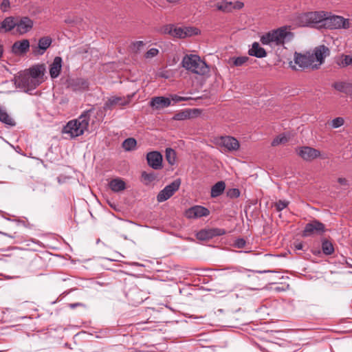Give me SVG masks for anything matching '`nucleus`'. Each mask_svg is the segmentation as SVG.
I'll return each instance as SVG.
<instances>
[{
    "label": "nucleus",
    "mask_w": 352,
    "mask_h": 352,
    "mask_svg": "<svg viewBox=\"0 0 352 352\" xmlns=\"http://www.w3.org/2000/svg\"><path fill=\"white\" fill-rule=\"evenodd\" d=\"M216 9L223 13H229L233 10V3L226 0H222L215 3Z\"/></svg>",
    "instance_id": "obj_27"
},
{
    "label": "nucleus",
    "mask_w": 352,
    "mask_h": 352,
    "mask_svg": "<svg viewBox=\"0 0 352 352\" xmlns=\"http://www.w3.org/2000/svg\"><path fill=\"white\" fill-rule=\"evenodd\" d=\"M166 159L170 164H174L175 162V152L173 149L170 148L166 149Z\"/></svg>",
    "instance_id": "obj_35"
},
{
    "label": "nucleus",
    "mask_w": 352,
    "mask_h": 352,
    "mask_svg": "<svg viewBox=\"0 0 352 352\" xmlns=\"http://www.w3.org/2000/svg\"><path fill=\"white\" fill-rule=\"evenodd\" d=\"M293 68H294V69H296V67H295V66H292Z\"/></svg>",
    "instance_id": "obj_60"
},
{
    "label": "nucleus",
    "mask_w": 352,
    "mask_h": 352,
    "mask_svg": "<svg viewBox=\"0 0 352 352\" xmlns=\"http://www.w3.org/2000/svg\"><path fill=\"white\" fill-rule=\"evenodd\" d=\"M3 52V47H2V45L0 44V58L2 56Z\"/></svg>",
    "instance_id": "obj_55"
},
{
    "label": "nucleus",
    "mask_w": 352,
    "mask_h": 352,
    "mask_svg": "<svg viewBox=\"0 0 352 352\" xmlns=\"http://www.w3.org/2000/svg\"><path fill=\"white\" fill-rule=\"evenodd\" d=\"M338 182H339V184L340 185H342V186H347L348 185V182H347V180L345 178H339L338 179Z\"/></svg>",
    "instance_id": "obj_53"
},
{
    "label": "nucleus",
    "mask_w": 352,
    "mask_h": 352,
    "mask_svg": "<svg viewBox=\"0 0 352 352\" xmlns=\"http://www.w3.org/2000/svg\"><path fill=\"white\" fill-rule=\"evenodd\" d=\"M226 188L225 182L223 181L218 182L211 188V197H217L221 195Z\"/></svg>",
    "instance_id": "obj_29"
},
{
    "label": "nucleus",
    "mask_w": 352,
    "mask_h": 352,
    "mask_svg": "<svg viewBox=\"0 0 352 352\" xmlns=\"http://www.w3.org/2000/svg\"><path fill=\"white\" fill-rule=\"evenodd\" d=\"M289 201L285 200H278L275 203V207L277 211H281L287 207Z\"/></svg>",
    "instance_id": "obj_41"
},
{
    "label": "nucleus",
    "mask_w": 352,
    "mask_h": 352,
    "mask_svg": "<svg viewBox=\"0 0 352 352\" xmlns=\"http://www.w3.org/2000/svg\"><path fill=\"white\" fill-rule=\"evenodd\" d=\"M10 7V2L9 0H3L0 4V10L2 12H6Z\"/></svg>",
    "instance_id": "obj_44"
},
{
    "label": "nucleus",
    "mask_w": 352,
    "mask_h": 352,
    "mask_svg": "<svg viewBox=\"0 0 352 352\" xmlns=\"http://www.w3.org/2000/svg\"><path fill=\"white\" fill-rule=\"evenodd\" d=\"M336 90L352 96V81H338L332 85Z\"/></svg>",
    "instance_id": "obj_23"
},
{
    "label": "nucleus",
    "mask_w": 352,
    "mask_h": 352,
    "mask_svg": "<svg viewBox=\"0 0 352 352\" xmlns=\"http://www.w3.org/2000/svg\"><path fill=\"white\" fill-rule=\"evenodd\" d=\"M41 82V80H33L24 72L20 73L14 78L15 86L25 93H30Z\"/></svg>",
    "instance_id": "obj_5"
},
{
    "label": "nucleus",
    "mask_w": 352,
    "mask_h": 352,
    "mask_svg": "<svg viewBox=\"0 0 352 352\" xmlns=\"http://www.w3.org/2000/svg\"><path fill=\"white\" fill-rule=\"evenodd\" d=\"M169 98L174 103H178V102H183V101H188L191 98H190V97H182V96H179L176 95V94H173V95H170V98Z\"/></svg>",
    "instance_id": "obj_40"
},
{
    "label": "nucleus",
    "mask_w": 352,
    "mask_h": 352,
    "mask_svg": "<svg viewBox=\"0 0 352 352\" xmlns=\"http://www.w3.org/2000/svg\"><path fill=\"white\" fill-rule=\"evenodd\" d=\"M43 67L41 65H36L30 67L28 71L23 72L33 80H41L43 75Z\"/></svg>",
    "instance_id": "obj_25"
},
{
    "label": "nucleus",
    "mask_w": 352,
    "mask_h": 352,
    "mask_svg": "<svg viewBox=\"0 0 352 352\" xmlns=\"http://www.w3.org/2000/svg\"><path fill=\"white\" fill-rule=\"evenodd\" d=\"M170 3L176 4L178 3L181 0H166Z\"/></svg>",
    "instance_id": "obj_54"
},
{
    "label": "nucleus",
    "mask_w": 352,
    "mask_h": 352,
    "mask_svg": "<svg viewBox=\"0 0 352 352\" xmlns=\"http://www.w3.org/2000/svg\"><path fill=\"white\" fill-rule=\"evenodd\" d=\"M187 117H188V114L186 113L181 112V113H177L174 116V119L177 120H184V119L186 118Z\"/></svg>",
    "instance_id": "obj_49"
},
{
    "label": "nucleus",
    "mask_w": 352,
    "mask_h": 352,
    "mask_svg": "<svg viewBox=\"0 0 352 352\" xmlns=\"http://www.w3.org/2000/svg\"><path fill=\"white\" fill-rule=\"evenodd\" d=\"M144 42L141 41L133 43L132 50L137 52L140 49V47L144 45Z\"/></svg>",
    "instance_id": "obj_47"
},
{
    "label": "nucleus",
    "mask_w": 352,
    "mask_h": 352,
    "mask_svg": "<svg viewBox=\"0 0 352 352\" xmlns=\"http://www.w3.org/2000/svg\"><path fill=\"white\" fill-rule=\"evenodd\" d=\"M337 64L340 67H346L349 65H352V54L350 55H342L340 58L337 60Z\"/></svg>",
    "instance_id": "obj_32"
},
{
    "label": "nucleus",
    "mask_w": 352,
    "mask_h": 352,
    "mask_svg": "<svg viewBox=\"0 0 352 352\" xmlns=\"http://www.w3.org/2000/svg\"><path fill=\"white\" fill-rule=\"evenodd\" d=\"M233 6H234L233 10H234V9L239 10L243 7L244 4H243V3H242L241 1H236L234 3H233Z\"/></svg>",
    "instance_id": "obj_52"
},
{
    "label": "nucleus",
    "mask_w": 352,
    "mask_h": 352,
    "mask_svg": "<svg viewBox=\"0 0 352 352\" xmlns=\"http://www.w3.org/2000/svg\"><path fill=\"white\" fill-rule=\"evenodd\" d=\"M142 177L148 182H151L154 181L156 178V175L154 173H147L146 171L142 172Z\"/></svg>",
    "instance_id": "obj_39"
},
{
    "label": "nucleus",
    "mask_w": 352,
    "mask_h": 352,
    "mask_svg": "<svg viewBox=\"0 0 352 352\" xmlns=\"http://www.w3.org/2000/svg\"><path fill=\"white\" fill-rule=\"evenodd\" d=\"M182 65L187 70L199 75H205L209 71L206 63L195 54L186 55L183 58Z\"/></svg>",
    "instance_id": "obj_4"
},
{
    "label": "nucleus",
    "mask_w": 352,
    "mask_h": 352,
    "mask_svg": "<svg viewBox=\"0 0 352 352\" xmlns=\"http://www.w3.org/2000/svg\"><path fill=\"white\" fill-rule=\"evenodd\" d=\"M329 50L328 47L324 45H320L318 47H316L314 52L310 54L314 63L316 65V69L319 68V67L324 62V58L329 54Z\"/></svg>",
    "instance_id": "obj_14"
},
{
    "label": "nucleus",
    "mask_w": 352,
    "mask_h": 352,
    "mask_svg": "<svg viewBox=\"0 0 352 352\" xmlns=\"http://www.w3.org/2000/svg\"><path fill=\"white\" fill-rule=\"evenodd\" d=\"M292 36V34L287 31V28L282 27L263 34L260 41L263 45L276 46L284 44Z\"/></svg>",
    "instance_id": "obj_3"
},
{
    "label": "nucleus",
    "mask_w": 352,
    "mask_h": 352,
    "mask_svg": "<svg viewBox=\"0 0 352 352\" xmlns=\"http://www.w3.org/2000/svg\"><path fill=\"white\" fill-rule=\"evenodd\" d=\"M322 252L326 255H331L334 252L333 244L327 240H324L322 243Z\"/></svg>",
    "instance_id": "obj_33"
},
{
    "label": "nucleus",
    "mask_w": 352,
    "mask_h": 352,
    "mask_svg": "<svg viewBox=\"0 0 352 352\" xmlns=\"http://www.w3.org/2000/svg\"><path fill=\"white\" fill-rule=\"evenodd\" d=\"M174 26H175V25H173V24H168V25H164L163 27H162L160 28V32L162 34H169L172 36L173 32V30L174 29Z\"/></svg>",
    "instance_id": "obj_37"
},
{
    "label": "nucleus",
    "mask_w": 352,
    "mask_h": 352,
    "mask_svg": "<svg viewBox=\"0 0 352 352\" xmlns=\"http://www.w3.org/2000/svg\"><path fill=\"white\" fill-rule=\"evenodd\" d=\"M293 68H294V69H296V67H295V66H292Z\"/></svg>",
    "instance_id": "obj_59"
},
{
    "label": "nucleus",
    "mask_w": 352,
    "mask_h": 352,
    "mask_svg": "<svg viewBox=\"0 0 352 352\" xmlns=\"http://www.w3.org/2000/svg\"><path fill=\"white\" fill-rule=\"evenodd\" d=\"M16 32V16H7L0 23V33Z\"/></svg>",
    "instance_id": "obj_20"
},
{
    "label": "nucleus",
    "mask_w": 352,
    "mask_h": 352,
    "mask_svg": "<svg viewBox=\"0 0 352 352\" xmlns=\"http://www.w3.org/2000/svg\"><path fill=\"white\" fill-rule=\"evenodd\" d=\"M146 160L148 164L154 170H160L162 168V155L158 151H151L147 153Z\"/></svg>",
    "instance_id": "obj_16"
},
{
    "label": "nucleus",
    "mask_w": 352,
    "mask_h": 352,
    "mask_svg": "<svg viewBox=\"0 0 352 352\" xmlns=\"http://www.w3.org/2000/svg\"><path fill=\"white\" fill-rule=\"evenodd\" d=\"M344 123V119L341 117H338L331 120V126L333 129H337L342 126Z\"/></svg>",
    "instance_id": "obj_38"
},
{
    "label": "nucleus",
    "mask_w": 352,
    "mask_h": 352,
    "mask_svg": "<svg viewBox=\"0 0 352 352\" xmlns=\"http://www.w3.org/2000/svg\"><path fill=\"white\" fill-rule=\"evenodd\" d=\"M63 60L60 56H56L50 65V75L52 78H56L62 69Z\"/></svg>",
    "instance_id": "obj_22"
},
{
    "label": "nucleus",
    "mask_w": 352,
    "mask_h": 352,
    "mask_svg": "<svg viewBox=\"0 0 352 352\" xmlns=\"http://www.w3.org/2000/svg\"><path fill=\"white\" fill-rule=\"evenodd\" d=\"M159 53V50L157 48H151L147 51L145 54L146 58H152L156 56Z\"/></svg>",
    "instance_id": "obj_43"
},
{
    "label": "nucleus",
    "mask_w": 352,
    "mask_h": 352,
    "mask_svg": "<svg viewBox=\"0 0 352 352\" xmlns=\"http://www.w3.org/2000/svg\"><path fill=\"white\" fill-rule=\"evenodd\" d=\"M0 121L10 126H15L16 123L8 114L5 109L0 107Z\"/></svg>",
    "instance_id": "obj_30"
},
{
    "label": "nucleus",
    "mask_w": 352,
    "mask_h": 352,
    "mask_svg": "<svg viewBox=\"0 0 352 352\" xmlns=\"http://www.w3.org/2000/svg\"><path fill=\"white\" fill-rule=\"evenodd\" d=\"M52 40L49 36H44L38 40V47L39 49L38 53L43 54L46 50L51 45Z\"/></svg>",
    "instance_id": "obj_28"
},
{
    "label": "nucleus",
    "mask_w": 352,
    "mask_h": 352,
    "mask_svg": "<svg viewBox=\"0 0 352 352\" xmlns=\"http://www.w3.org/2000/svg\"><path fill=\"white\" fill-rule=\"evenodd\" d=\"M245 244L246 242L243 239L239 238L234 241V246L236 248H243L245 247Z\"/></svg>",
    "instance_id": "obj_46"
},
{
    "label": "nucleus",
    "mask_w": 352,
    "mask_h": 352,
    "mask_svg": "<svg viewBox=\"0 0 352 352\" xmlns=\"http://www.w3.org/2000/svg\"><path fill=\"white\" fill-rule=\"evenodd\" d=\"M294 63L300 69L307 68L316 69V65L314 63V60L310 55V53L301 54L296 52L294 54Z\"/></svg>",
    "instance_id": "obj_10"
},
{
    "label": "nucleus",
    "mask_w": 352,
    "mask_h": 352,
    "mask_svg": "<svg viewBox=\"0 0 352 352\" xmlns=\"http://www.w3.org/2000/svg\"><path fill=\"white\" fill-rule=\"evenodd\" d=\"M34 21L28 16H16L15 34L23 35L29 32L33 28Z\"/></svg>",
    "instance_id": "obj_9"
},
{
    "label": "nucleus",
    "mask_w": 352,
    "mask_h": 352,
    "mask_svg": "<svg viewBox=\"0 0 352 352\" xmlns=\"http://www.w3.org/2000/svg\"><path fill=\"white\" fill-rule=\"evenodd\" d=\"M349 27L350 22L349 19H344L341 16L331 14L330 12H326L323 28L336 30L347 29Z\"/></svg>",
    "instance_id": "obj_6"
},
{
    "label": "nucleus",
    "mask_w": 352,
    "mask_h": 352,
    "mask_svg": "<svg viewBox=\"0 0 352 352\" xmlns=\"http://www.w3.org/2000/svg\"><path fill=\"white\" fill-rule=\"evenodd\" d=\"M111 190L115 192L124 190L126 188L125 182L120 178L113 179L109 184Z\"/></svg>",
    "instance_id": "obj_26"
},
{
    "label": "nucleus",
    "mask_w": 352,
    "mask_h": 352,
    "mask_svg": "<svg viewBox=\"0 0 352 352\" xmlns=\"http://www.w3.org/2000/svg\"><path fill=\"white\" fill-rule=\"evenodd\" d=\"M0 234L6 235V236H8L6 233L2 232H0Z\"/></svg>",
    "instance_id": "obj_57"
},
{
    "label": "nucleus",
    "mask_w": 352,
    "mask_h": 352,
    "mask_svg": "<svg viewBox=\"0 0 352 352\" xmlns=\"http://www.w3.org/2000/svg\"><path fill=\"white\" fill-rule=\"evenodd\" d=\"M212 237L211 230H202L197 233V238L201 241L207 240Z\"/></svg>",
    "instance_id": "obj_34"
},
{
    "label": "nucleus",
    "mask_w": 352,
    "mask_h": 352,
    "mask_svg": "<svg viewBox=\"0 0 352 352\" xmlns=\"http://www.w3.org/2000/svg\"><path fill=\"white\" fill-rule=\"evenodd\" d=\"M210 230L212 231V236H221L226 234V231L223 229L216 228Z\"/></svg>",
    "instance_id": "obj_48"
},
{
    "label": "nucleus",
    "mask_w": 352,
    "mask_h": 352,
    "mask_svg": "<svg viewBox=\"0 0 352 352\" xmlns=\"http://www.w3.org/2000/svg\"><path fill=\"white\" fill-rule=\"evenodd\" d=\"M137 141L133 138H129L122 142V148L126 151H131L135 149Z\"/></svg>",
    "instance_id": "obj_31"
},
{
    "label": "nucleus",
    "mask_w": 352,
    "mask_h": 352,
    "mask_svg": "<svg viewBox=\"0 0 352 352\" xmlns=\"http://www.w3.org/2000/svg\"><path fill=\"white\" fill-rule=\"evenodd\" d=\"M294 247L296 250H304V244L302 242H294Z\"/></svg>",
    "instance_id": "obj_50"
},
{
    "label": "nucleus",
    "mask_w": 352,
    "mask_h": 352,
    "mask_svg": "<svg viewBox=\"0 0 352 352\" xmlns=\"http://www.w3.org/2000/svg\"><path fill=\"white\" fill-rule=\"evenodd\" d=\"M346 263L349 267H352L351 262H349L348 261H346Z\"/></svg>",
    "instance_id": "obj_56"
},
{
    "label": "nucleus",
    "mask_w": 352,
    "mask_h": 352,
    "mask_svg": "<svg viewBox=\"0 0 352 352\" xmlns=\"http://www.w3.org/2000/svg\"><path fill=\"white\" fill-rule=\"evenodd\" d=\"M6 219L8 221H11V219L10 218H7Z\"/></svg>",
    "instance_id": "obj_61"
},
{
    "label": "nucleus",
    "mask_w": 352,
    "mask_h": 352,
    "mask_svg": "<svg viewBox=\"0 0 352 352\" xmlns=\"http://www.w3.org/2000/svg\"><path fill=\"white\" fill-rule=\"evenodd\" d=\"M326 12L316 11L300 14L296 19V23L301 27H311L318 29L323 28Z\"/></svg>",
    "instance_id": "obj_2"
},
{
    "label": "nucleus",
    "mask_w": 352,
    "mask_h": 352,
    "mask_svg": "<svg viewBox=\"0 0 352 352\" xmlns=\"http://www.w3.org/2000/svg\"><path fill=\"white\" fill-rule=\"evenodd\" d=\"M135 93L129 94L126 96H111L105 102L103 108L105 111L111 110L116 107H122L129 104Z\"/></svg>",
    "instance_id": "obj_7"
},
{
    "label": "nucleus",
    "mask_w": 352,
    "mask_h": 352,
    "mask_svg": "<svg viewBox=\"0 0 352 352\" xmlns=\"http://www.w3.org/2000/svg\"><path fill=\"white\" fill-rule=\"evenodd\" d=\"M171 104V100L164 96H156L151 98L150 106L157 110L162 109Z\"/></svg>",
    "instance_id": "obj_19"
},
{
    "label": "nucleus",
    "mask_w": 352,
    "mask_h": 352,
    "mask_svg": "<svg viewBox=\"0 0 352 352\" xmlns=\"http://www.w3.org/2000/svg\"><path fill=\"white\" fill-rule=\"evenodd\" d=\"M65 86L73 91H83L88 89L89 82L87 80L82 78H68Z\"/></svg>",
    "instance_id": "obj_11"
},
{
    "label": "nucleus",
    "mask_w": 352,
    "mask_h": 352,
    "mask_svg": "<svg viewBox=\"0 0 352 352\" xmlns=\"http://www.w3.org/2000/svg\"><path fill=\"white\" fill-rule=\"evenodd\" d=\"M288 141L287 137L285 134H281L274 138L272 142L273 146H277L280 144L285 143Z\"/></svg>",
    "instance_id": "obj_36"
},
{
    "label": "nucleus",
    "mask_w": 352,
    "mask_h": 352,
    "mask_svg": "<svg viewBox=\"0 0 352 352\" xmlns=\"http://www.w3.org/2000/svg\"><path fill=\"white\" fill-rule=\"evenodd\" d=\"M210 211L208 208L201 206H195L186 211V217L188 219H196L209 215Z\"/></svg>",
    "instance_id": "obj_17"
},
{
    "label": "nucleus",
    "mask_w": 352,
    "mask_h": 352,
    "mask_svg": "<svg viewBox=\"0 0 352 352\" xmlns=\"http://www.w3.org/2000/svg\"><path fill=\"white\" fill-rule=\"evenodd\" d=\"M85 305L81 302H76V303H70L68 305V307L72 309L78 307H84Z\"/></svg>",
    "instance_id": "obj_51"
},
{
    "label": "nucleus",
    "mask_w": 352,
    "mask_h": 352,
    "mask_svg": "<svg viewBox=\"0 0 352 352\" xmlns=\"http://www.w3.org/2000/svg\"><path fill=\"white\" fill-rule=\"evenodd\" d=\"M92 112V109L85 111L78 118L68 122L63 127V133L68 135L70 138L82 135L88 129Z\"/></svg>",
    "instance_id": "obj_1"
},
{
    "label": "nucleus",
    "mask_w": 352,
    "mask_h": 352,
    "mask_svg": "<svg viewBox=\"0 0 352 352\" xmlns=\"http://www.w3.org/2000/svg\"><path fill=\"white\" fill-rule=\"evenodd\" d=\"M30 48V42L28 39L16 41L12 47V51L15 54H25Z\"/></svg>",
    "instance_id": "obj_21"
},
{
    "label": "nucleus",
    "mask_w": 352,
    "mask_h": 352,
    "mask_svg": "<svg viewBox=\"0 0 352 352\" xmlns=\"http://www.w3.org/2000/svg\"><path fill=\"white\" fill-rule=\"evenodd\" d=\"M180 184L181 180L177 179L165 186L157 195V201L158 202H163L170 198L178 190Z\"/></svg>",
    "instance_id": "obj_8"
},
{
    "label": "nucleus",
    "mask_w": 352,
    "mask_h": 352,
    "mask_svg": "<svg viewBox=\"0 0 352 352\" xmlns=\"http://www.w3.org/2000/svg\"><path fill=\"white\" fill-rule=\"evenodd\" d=\"M324 225L318 220H314L306 224L302 232V236L307 237L315 233L323 232Z\"/></svg>",
    "instance_id": "obj_15"
},
{
    "label": "nucleus",
    "mask_w": 352,
    "mask_h": 352,
    "mask_svg": "<svg viewBox=\"0 0 352 352\" xmlns=\"http://www.w3.org/2000/svg\"><path fill=\"white\" fill-rule=\"evenodd\" d=\"M227 195L230 198H237L240 195V192L239 189L232 188L228 191Z\"/></svg>",
    "instance_id": "obj_45"
},
{
    "label": "nucleus",
    "mask_w": 352,
    "mask_h": 352,
    "mask_svg": "<svg viewBox=\"0 0 352 352\" xmlns=\"http://www.w3.org/2000/svg\"><path fill=\"white\" fill-rule=\"evenodd\" d=\"M217 144L228 151H236L240 147L239 141L232 136H221L217 140Z\"/></svg>",
    "instance_id": "obj_13"
},
{
    "label": "nucleus",
    "mask_w": 352,
    "mask_h": 352,
    "mask_svg": "<svg viewBox=\"0 0 352 352\" xmlns=\"http://www.w3.org/2000/svg\"><path fill=\"white\" fill-rule=\"evenodd\" d=\"M248 54L250 56L259 58H264L267 56V52L265 49L261 47L257 42L252 43V47L248 50Z\"/></svg>",
    "instance_id": "obj_24"
},
{
    "label": "nucleus",
    "mask_w": 352,
    "mask_h": 352,
    "mask_svg": "<svg viewBox=\"0 0 352 352\" xmlns=\"http://www.w3.org/2000/svg\"><path fill=\"white\" fill-rule=\"evenodd\" d=\"M257 272H258V273H263V272H266V271H258Z\"/></svg>",
    "instance_id": "obj_58"
},
{
    "label": "nucleus",
    "mask_w": 352,
    "mask_h": 352,
    "mask_svg": "<svg viewBox=\"0 0 352 352\" xmlns=\"http://www.w3.org/2000/svg\"><path fill=\"white\" fill-rule=\"evenodd\" d=\"M173 30L172 36L177 38H185L194 35H198L200 33L199 29L191 26L177 27L175 25Z\"/></svg>",
    "instance_id": "obj_12"
},
{
    "label": "nucleus",
    "mask_w": 352,
    "mask_h": 352,
    "mask_svg": "<svg viewBox=\"0 0 352 352\" xmlns=\"http://www.w3.org/2000/svg\"><path fill=\"white\" fill-rule=\"evenodd\" d=\"M298 154L304 160L311 161L318 157L320 155V153L316 148L309 146H302L298 149Z\"/></svg>",
    "instance_id": "obj_18"
},
{
    "label": "nucleus",
    "mask_w": 352,
    "mask_h": 352,
    "mask_svg": "<svg viewBox=\"0 0 352 352\" xmlns=\"http://www.w3.org/2000/svg\"><path fill=\"white\" fill-rule=\"evenodd\" d=\"M249 59V58L248 56H239V57H236L234 58V65L235 66H241L243 65L244 63H245Z\"/></svg>",
    "instance_id": "obj_42"
}]
</instances>
